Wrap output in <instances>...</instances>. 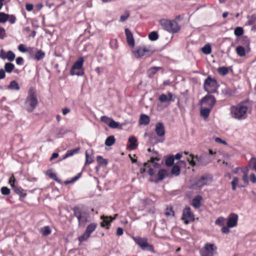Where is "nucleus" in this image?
<instances>
[{"label":"nucleus","mask_w":256,"mask_h":256,"mask_svg":"<svg viewBox=\"0 0 256 256\" xmlns=\"http://www.w3.org/2000/svg\"><path fill=\"white\" fill-rule=\"evenodd\" d=\"M158 100L161 102H168V96L164 94H161L159 96Z\"/></svg>","instance_id":"nucleus-52"},{"label":"nucleus","mask_w":256,"mask_h":256,"mask_svg":"<svg viewBox=\"0 0 256 256\" xmlns=\"http://www.w3.org/2000/svg\"><path fill=\"white\" fill-rule=\"evenodd\" d=\"M153 154L154 156H152L150 158V162L154 164V168H158L160 164L156 162H154V160L159 161L160 160L161 156L158 154V152L153 150Z\"/></svg>","instance_id":"nucleus-19"},{"label":"nucleus","mask_w":256,"mask_h":256,"mask_svg":"<svg viewBox=\"0 0 256 256\" xmlns=\"http://www.w3.org/2000/svg\"><path fill=\"white\" fill-rule=\"evenodd\" d=\"M154 50H151L150 48H147L145 46H140L136 48V52L138 56H136L137 58H140L146 53H148V56H150Z\"/></svg>","instance_id":"nucleus-15"},{"label":"nucleus","mask_w":256,"mask_h":256,"mask_svg":"<svg viewBox=\"0 0 256 256\" xmlns=\"http://www.w3.org/2000/svg\"><path fill=\"white\" fill-rule=\"evenodd\" d=\"M16 179L14 178V176L12 175L9 179V184H10V186L12 187V186H15L14 185V182H15Z\"/></svg>","instance_id":"nucleus-58"},{"label":"nucleus","mask_w":256,"mask_h":256,"mask_svg":"<svg viewBox=\"0 0 256 256\" xmlns=\"http://www.w3.org/2000/svg\"><path fill=\"white\" fill-rule=\"evenodd\" d=\"M195 158L196 159L198 164H202V165L206 164V163L204 162V158L202 156H195Z\"/></svg>","instance_id":"nucleus-50"},{"label":"nucleus","mask_w":256,"mask_h":256,"mask_svg":"<svg viewBox=\"0 0 256 256\" xmlns=\"http://www.w3.org/2000/svg\"><path fill=\"white\" fill-rule=\"evenodd\" d=\"M129 16L130 13L128 11H125L124 14L120 16V21L123 22L125 21Z\"/></svg>","instance_id":"nucleus-48"},{"label":"nucleus","mask_w":256,"mask_h":256,"mask_svg":"<svg viewBox=\"0 0 256 256\" xmlns=\"http://www.w3.org/2000/svg\"><path fill=\"white\" fill-rule=\"evenodd\" d=\"M40 232L44 236H47L51 233V230L49 226H46L41 228Z\"/></svg>","instance_id":"nucleus-34"},{"label":"nucleus","mask_w":256,"mask_h":256,"mask_svg":"<svg viewBox=\"0 0 256 256\" xmlns=\"http://www.w3.org/2000/svg\"><path fill=\"white\" fill-rule=\"evenodd\" d=\"M34 8L33 4H26V8L28 12H30Z\"/></svg>","instance_id":"nucleus-60"},{"label":"nucleus","mask_w":256,"mask_h":256,"mask_svg":"<svg viewBox=\"0 0 256 256\" xmlns=\"http://www.w3.org/2000/svg\"><path fill=\"white\" fill-rule=\"evenodd\" d=\"M226 220V225L228 228L235 227L238 224V215L234 213H232L228 216Z\"/></svg>","instance_id":"nucleus-14"},{"label":"nucleus","mask_w":256,"mask_h":256,"mask_svg":"<svg viewBox=\"0 0 256 256\" xmlns=\"http://www.w3.org/2000/svg\"><path fill=\"white\" fill-rule=\"evenodd\" d=\"M16 63L18 65H22L24 63V58L22 57H18L16 59Z\"/></svg>","instance_id":"nucleus-56"},{"label":"nucleus","mask_w":256,"mask_h":256,"mask_svg":"<svg viewBox=\"0 0 256 256\" xmlns=\"http://www.w3.org/2000/svg\"><path fill=\"white\" fill-rule=\"evenodd\" d=\"M248 169L247 168H244L242 170V172L244 173V176L242 177V180L246 185H248Z\"/></svg>","instance_id":"nucleus-39"},{"label":"nucleus","mask_w":256,"mask_h":256,"mask_svg":"<svg viewBox=\"0 0 256 256\" xmlns=\"http://www.w3.org/2000/svg\"><path fill=\"white\" fill-rule=\"evenodd\" d=\"M84 60L82 57L80 58L73 64L70 74L72 76L76 75L78 76H81L84 74V72H76V70H80L82 69Z\"/></svg>","instance_id":"nucleus-10"},{"label":"nucleus","mask_w":256,"mask_h":256,"mask_svg":"<svg viewBox=\"0 0 256 256\" xmlns=\"http://www.w3.org/2000/svg\"><path fill=\"white\" fill-rule=\"evenodd\" d=\"M202 199V196L200 195L196 196L193 198V207L196 208H198L201 206Z\"/></svg>","instance_id":"nucleus-24"},{"label":"nucleus","mask_w":256,"mask_h":256,"mask_svg":"<svg viewBox=\"0 0 256 256\" xmlns=\"http://www.w3.org/2000/svg\"><path fill=\"white\" fill-rule=\"evenodd\" d=\"M160 22L164 30L172 34L178 32L180 28V26L175 20L162 19Z\"/></svg>","instance_id":"nucleus-4"},{"label":"nucleus","mask_w":256,"mask_h":256,"mask_svg":"<svg viewBox=\"0 0 256 256\" xmlns=\"http://www.w3.org/2000/svg\"><path fill=\"white\" fill-rule=\"evenodd\" d=\"M6 76V72L3 69H0V80L3 79Z\"/></svg>","instance_id":"nucleus-62"},{"label":"nucleus","mask_w":256,"mask_h":256,"mask_svg":"<svg viewBox=\"0 0 256 256\" xmlns=\"http://www.w3.org/2000/svg\"><path fill=\"white\" fill-rule=\"evenodd\" d=\"M0 57L3 60L7 58L9 61L12 62L14 60L16 55L13 52L9 50L7 52L6 56L0 54Z\"/></svg>","instance_id":"nucleus-23"},{"label":"nucleus","mask_w":256,"mask_h":256,"mask_svg":"<svg viewBox=\"0 0 256 256\" xmlns=\"http://www.w3.org/2000/svg\"><path fill=\"white\" fill-rule=\"evenodd\" d=\"M174 156L170 155L167 157L165 160L166 164L168 166H172L174 164Z\"/></svg>","instance_id":"nucleus-32"},{"label":"nucleus","mask_w":256,"mask_h":256,"mask_svg":"<svg viewBox=\"0 0 256 256\" xmlns=\"http://www.w3.org/2000/svg\"><path fill=\"white\" fill-rule=\"evenodd\" d=\"M248 107L242 103L231 108V113L232 117L236 119H244L246 117Z\"/></svg>","instance_id":"nucleus-3"},{"label":"nucleus","mask_w":256,"mask_h":256,"mask_svg":"<svg viewBox=\"0 0 256 256\" xmlns=\"http://www.w3.org/2000/svg\"><path fill=\"white\" fill-rule=\"evenodd\" d=\"M158 178L154 180H150L151 182H154L156 183H158V182L162 180L168 176L169 173L165 169H160L158 173Z\"/></svg>","instance_id":"nucleus-16"},{"label":"nucleus","mask_w":256,"mask_h":256,"mask_svg":"<svg viewBox=\"0 0 256 256\" xmlns=\"http://www.w3.org/2000/svg\"><path fill=\"white\" fill-rule=\"evenodd\" d=\"M72 210L74 212V216L78 220L79 226H80L82 224H86L88 222V208L86 206L80 204L76 206Z\"/></svg>","instance_id":"nucleus-2"},{"label":"nucleus","mask_w":256,"mask_h":256,"mask_svg":"<svg viewBox=\"0 0 256 256\" xmlns=\"http://www.w3.org/2000/svg\"><path fill=\"white\" fill-rule=\"evenodd\" d=\"M222 93L226 96H230L232 92L230 88L225 87L222 90Z\"/></svg>","instance_id":"nucleus-55"},{"label":"nucleus","mask_w":256,"mask_h":256,"mask_svg":"<svg viewBox=\"0 0 256 256\" xmlns=\"http://www.w3.org/2000/svg\"><path fill=\"white\" fill-rule=\"evenodd\" d=\"M49 176L54 180L55 181L60 182V180L57 178V176L56 174L50 172L48 174Z\"/></svg>","instance_id":"nucleus-54"},{"label":"nucleus","mask_w":256,"mask_h":256,"mask_svg":"<svg viewBox=\"0 0 256 256\" xmlns=\"http://www.w3.org/2000/svg\"><path fill=\"white\" fill-rule=\"evenodd\" d=\"M10 190L6 186H3L1 188V192L3 195H8L10 194Z\"/></svg>","instance_id":"nucleus-49"},{"label":"nucleus","mask_w":256,"mask_h":256,"mask_svg":"<svg viewBox=\"0 0 256 256\" xmlns=\"http://www.w3.org/2000/svg\"><path fill=\"white\" fill-rule=\"evenodd\" d=\"M211 108H200V116L204 120H206L209 116Z\"/></svg>","instance_id":"nucleus-27"},{"label":"nucleus","mask_w":256,"mask_h":256,"mask_svg":"<svg viewBox=\"0 0 256 256\" xmlns=\"http://www.w3.org/2000/svg\"><path fill=\"white\" fill-rule=\"evenodd\" d=\"M134 242L144 250L152 252L154 247L148 242L147 238L139 236L133 237Z\"/></svg>","instance_id":"nucleus-5"},{"label":"nucleus","mask_w":256,"mask_h":256,"mask_svg":"<svg viewBox=\"0 0 256 256\" xmlns=\"http://www.w3.org/2000/svg\"><path fill=\"white\" fill-rule=\"evenodd\" d=\"M118 215V214H116L114 218H112L111 216H102L100 219L102 220V221L100 223L101 227L106 228V229H109L110 223L115 220Z\"/></svg>","instance_id":"nucleus-13"},{"label":"nucleus","mask_w":256,"mask_h":256,"mask_svg":"<svg viewBox=\"0 0 256 256\" xmlns=\"http://www.w3.org/2000/svg\"><path fill=\"white\" fill-rule=\"evenodd\" d=\"M8 20L9 21V22L10 24H13L15 23V22H16V18L15 16H14L13 15H11L10 16Z\"/></svg>","instance_id":"nucleus-59"},{"label":"nucleus","mask_w":256,"mask_h":256,"mask_svg":"<svg viewBox=\"0 0 256 256\" xmlns=\"http://www.w3.org/2000/svg\"><path fill=\"white\" fill-rule=\"evenodd\" d=\"M148 38L150 40L154 41L158 39V35L156 32L153 31L150 33Z\"/></svg>","instance_id":"nucleus-41"},{"label":"nucleus","mask_w":256,"mask_h":256,"mask_svg":"<svg viewBox=\"0 0 256 256\" xmlns=\"http://www.w3.org/2000/svg\"><path fill=\"white\" fill-rule=\"evenodd\" d=\"M234 33L237 36H241L244 34L243 28L241 27H236L234 30Z\"/></svg>","instance_id":"nucleus-43"},{"label":"nucleus","mask_w":256,"mask_h":256,"mask_svg":"<svg viewBox=\"0 0 256 256\" xmlns=\"http://www.w3.org/2000/svg\"><path fill=\"white\" fill-rule=\"evenodd\" d=\"M10 15L4 12H0V22L4 23L8 20Z\"/></svg>","instance_id":"nucleus-37"},{"label":"nucleus","mask_w":256,"mask_h":256,"mask_svg":"<svg viewBox=\"0 0 256 256\" xmlns=\"http://www.w3.org/2000/svg\"><path fill=\"white\" fill-rule=\"evenodd\" d=\"M125 34L126 37L128 44L132 47L134 46V41L133 37L132 34L130 30L128 28L125 29Z\"/></svg>","instance_id":"nucleus-18"},{"label":"nucleus","mask_w":256,"mask_h":256,"mask_svg":"<svg viewBox=\"0 0 256 256\" xmlns=\"http://www.w3.org/2000/svg\"><path fill=\"white\" fill-rule=\"evenodd\" d=\"M144 203L145 205L146 204H153V202L150 199L146 198L143 200Z\"/></svg>","instance_id":"nucleus-63"},{"label":"nucleus","mask_w":256,"mask_h":256,"mask_svg":"<svg viewBox=\"0 0 256 256\" xmlns=\"http://www.w3.org/2000/svg\"><path fill=\"white\" fill-rule=\"evenodd\" d=\"M6 36V32L4 28H0V38L3 39Z\"/></svg>","instance_id":"nucleus-57"},{"label":"nucleus","mask_w":256,"mask_h":256,"mask_svg":"<svg viewBox=\"0 0 256 256\" xmlns=\"http://www.w3.org/2000/svg\"><path fill=\"white\" fill-rule=\"evenodd\" d=\"M162 68V67L158 66H154L150 68L148 71V76L150 78H152L158 71Z\"/></svg>","instance_id":"nucleus-28"},{"label":"nucleus","mask_w":256,"mask_h":256,"mask_svg":"<svg viewBox=\"0 0 256 256\" xmlns=\"http://www.w3.org/2000/svg\"><path fill=\"white\" fill-rule=\"evenodd\" d=\"M202 52L205 54H209L212 52V48L210 44H206L202 48Z\"/></svg>","instance_id":"nucleus-35"},{"label":"nucleus","mask_w":256,"mask_h":256,"mask_svg":"<svg viewBox=\"0 0 256 256\" xmlns=\"http://www.w3.org/2000/svg\"><path fill=\"white\" fill-rule=\"evenodd\" d=\"M180 167L178 166L174 165L171 170V173L172 174L178 176L180 174Z\"/></svg>","instance_id":"nucleus-38"},{"label":"nucleus","mask_w":256,"mask_h":256,"mask_svg":"<svg viewBox=\"0 0 256 256\" xmlns=\"http://www.w3.org/2000/svg\"><path fill=\"white\" fill-rule=\"evenodd\" d=\"M229 228L227 226H224L222 228V232L224 234H228L230 232Z\"/></svg>","instance_id":"nucleus-64"},{"label":"nucleus","mask_w":256,"mask_h":256,"mask_svg":"<svg viewBox=\"0 0 256 256\" xmlns=\"http://www.w3.org/2000/svg\"><path fill=\"white\" fill-rule=\"evenodd\" d=\"M86 158L85 165L90 164L93 162L92 158L89 156L87 152H86Z\"/></svg>","instance_id":"nucleus-51"},{"label":"nucleus","mask_w":256,"mask_h":256,"mask_svg":"<svg viewBox=\"0 0 256 256\" xmlns=\"http://www.w3.org/2000/svg\"><path fill=\"white\" fill-rule=\"evenodd\" d=\"M182 219L186 224L192 222V213L190 206H186L184 209Z\"/></svg>","instance_id":"nucleus-12"},{"label":"nucleus","mask_w":256,"mask_h":256,"mask_svg":"<svg viewBox=\"0 0 256 256\" xmlns=\"http://www.w3.org/2000/svg\"><path fill=\"white\" fill-rule=\"evenodd\" d=\"M250 164L252 166V169L256 171V158H252L250 162Z\"/></svg>","instance_id":"nucleus-53"},{"label":"nucleus","mask_w":256,"mask_h":256,"mask_svg":"<svg viewBox=\"0 0 256 256\" xmlns=\"http://www.w3.org/2000/svg\"><path fill=\"white\" fill-rule=\"evenodd\" d=\"M236 52L238 56L242 57L246 55V50L242 46H238L236 48Z\"/></svg>","instance_id":"nucleus-33"},{"label":"nucleus","mask_w":256,"mask_h":256,"mask_svg":"<svg viewBox=\"0 0 256 256\" xmlns=\"http://www.w3.org/2000/svg\"><path fill=\"white\" fill-rule=\"evenodd\" d=\"M212 181V176L210 174H205L198 178L193 184V186L196 188H202L208 184Z\"/></svg>","instance_id":"nucleus-6"},{"label":"nucleus","mask_w":256,"mask_h":256,"mask_svg":"<svg viewBox=\"0 0 256 256\" xmlns=\"http://www.w3.org/2000/svg\"><path fill=\"white\" fill-rule=\"evenodd\" d=\"M130 144L128 148L130 150H134L138 146L137 140L134 136H130L128 138Z\"/></svg>","instance_id":"nucleus-20"},{"label":"nucleus","mask_w":256,"mask_h":256,"mask_svg":"<svg viewBox=\"0 0 256 256\" xmlns=\"http://www.w3.org/2000/svg\"><path fill=\"white\" fill-rule=\"evenodd\" d=\"M97 226V224L94 222L88 224L86 228L85 232L78 238V240L80 242L86 240L90 236V234L95 230Z\"/></svg>","instance_id":"nucleus-9"},{"label":"nucleus","mask_w":256,"mask_h":256,"mask_svg":"<svg viewBox=\"0 0 256 256\" xmlns=\"http://www.w3.org/2000/svg\"><path fill=\"white\" fill-rule=\"evenodd\" d=\"M38 104V100L36 90L30 88L24 102V108L28 112H32Z\"/></svg>","instance_id":"nucleus-1"},{"label":"nucleus","mask_w":256,"mask_h":256,"mask_svg":"<svg viewBox=\"0 0 256 256\" xmlns=\"http://www.w3.org/2000/svg\"><path fill=\"white\" fill-rule=\"evenodd\" d=\"M35 48H27L26 47V46L24 44H20L18 46V50L19 51L22 52H28L30 54H32L34 52V50Z\"/></svg>","instance_id":"nucleus-21"},{"label":"nucleus","mask_w":256,"mask_h":256,"mask_svg":"<svg viewBox=\"0 0 256 256\" xmlns=\"http://www.w3.org/2000/svg\"><path fill=\"white\" fill-rule=\"evenodd\" d=\"M218 87L217 82L215 79L210 76L207 78L204 84V88L206 91L208 93H214L216 91Z\"/></svg>","instance_id":"nucleus-7"},{"label":"nucleus","mask_w":256,"mask_h":256,"mask_svg":"<svg viewBox=\"0 0 256 256\" xmlns=\"http://www.w3.org/2000/svg\"><path fill=\"white\" fill-rule=\"evenodd\" d=\"M96 160L98 163L99 165L100 166H106L108 164L106 160V159L103 158L100 156H97Z\"/></svg>","instance_id":"nucleus-42"},{"label":"nucleus","mask_w":256,"mask_h":256,"mask_svg":"<svg viewBox=\"0 0 256 256\" xmlns=\"http://www.w3.org/2000/svg\"><path fill=\"white\" fill-rule=\"evenodd\" d=\"M111 120V118L106 116H102L100 118L101 121L108 126H109Z\"/></svg>","instance_id":"nucleus-46"},{"label":"nucleus","mask_w":256,"mask_h":256,"mask_svg":"<svg viewBox=\"0 0 256 256\" xmlns=\"http://www.w3.org/2000/svg\"><path fill=\"white\" fill-rule=\"evenodd\" d=\"M215 103L216 100L214 98L210 95L205 96L200 100V104L202 106H208V108H210L211 109Z\"/></svg>","instance_id":"nucleus-11"},{"label":"nucleus","mask_w":256,"mask_h":256,"mask_svg":"<svg viewBox=\"0 0 256 256\" xmlns=\"http://www.w3.org/2000/svg\"><path fill=\"white\" fill-rule=\"evenodd\" d=\"M239 182V179L237 177H234L233 178L232 181L231 182L232 186V190H236V186L238 184Z\"/></svg>","instance_id":"nucleus-45"},{"label":"nucleus","mask_w":256,"mask_h":256,"mask_svg":"<svg viewBox=\"0 0 256 256\" xmlns=\"http://www.w3.org/2000/svg\"><path fill=\"white\" fill-rule=\"evenodd\" d=\"M119 122H116L112 118L108 126L112 128H117L119 127Z\"/></svg>","instance_id":"nucleus-44"},{"label":"nucleus","mask_w":256,"mask_h":256,"mask_svg":"<svg viewBox=\"0 0 256 256\" xmlns=\"http://www.w3.org/2000/svg\"><path fill=\"white\" fill-rule=\"evenodd\" d=\"M150 122L149 116L145 114H142L140 116L139 123L140 124L148 125Z\"/></svg>","instance_id":"nucleus-25"},{"label":"nucleus","mask_w":256,"mask_h":256,"mask_svg":"<svg viewBox=\"0 0 256 256\" xmlns=\"http://www.w3.org/2000/svg\"><path fill=\"white\" fill-rule=\"evenodd\" d=\"M4 70L8 73H11L14 68V65L12 62H6L4 64Z\"/></svg>","instance_id":"nucleus-29"},{"label":"nucleus","mask_w":256,"mask_h":256,"mask_svg":"<svg viewBox=\"0 0 256 256\" xmlns=\"http://www.w3.org/2000/svg\"><path fill=\"white\" fill-rule=\"evenodd\" d=\"M12 188L14 190V192L17 194L19 195L20 197L25 198L26 196V194L24 193L22 191L24 190L21 187H18L16 186H12Z\"/></svg>","instance_id":"nucleus-26"},{"label":"nucleus","mask_w":256,"mask_h":256,"mask_svg":"<svg viewBox=\"0 0 256 256\" xmlns=\"http://www.w3.org/2000/svg\"><path fill=\"white\" fill-rule=\"evenodd\" d=\"M155 132L158 136H164L165 134L164 126L162 122H158L156 124Z\"/></svg>","instance_id":"nucleus-17"},{"label":"nucleus","mask_w":256,"mask_h":256,"mask_svg":"<svg viewBox=\"0 0 256 256\" xmlns=\"http://www.w3.org/2000/svg\"><path fill=\"white\" fill-rule=\"evenodd\" d=\"M116 140L114 136H108L105 141V144L106 146H112L115 142Z\"/></svg>","instance_id":"nucleus-31"},{"label":"nucleus","mask_w":256,"mask_h":256,"mask_svg":"<svg viewBox=\"0 0 256 256\" xmlns=\"http://www.w3.org/2000/svg\"><path fill=\"white\" fill-rule=\"evenodd\" d=\"M225 220V218H224L223 217H219L218 218L216 222H215V223L216 225H218V226H224V222Z\"/></svg>","instance_id":"nucleus-47"},{"label":"nucleus","mask_w":256,"mask_h":256,"mask_svg":"<svg viewBox=\"0 0 256 256\" xmlns=\"http://www.w3.org/2000/svg\"><path fill=\"white\" fill-rule=\"evenodd\" d=\"M218 72L222 76H225L228 74V68L225 66L220 67L218 68Z\"/></svg>","instance_id":"nucleus-40"},{"label":"nucleus","mask_w":256,"mask_h":256,"mask_svg":"<svg viewBox=\"0 0 256 256\" xmlns=\"http://www.w3.org/2000/svg\"><path fill=\"white\" fill-rule=\"evenodd\" d=\"M80 151V148H76L72 150H68L66 152V154L60 160H64L70 156H72L74 154H78Z\"/></svg>","instance_id":"nucleus-22"},{"label":"nucleus","mask_w":256,"mask_h":256,"mask_svg":"<svg viewBox=\"0 0 256 256\" xmlns=\"http://www.w3.org/2000/svg\"><path fill=\"white\" fill-rule=\"evenodd\" d=\"M250 180L253 183H256V176L254 174H252L250 176Z\"/></svg>","instance_id":"nucleus-61"},{"label":"nucleus","mask_w":256,"mask_h":256,"mask_svg":"<svg viewBox=\"0 0 256 256\" xmlns=\"http://www.w3.org/2000/svg\"><path fill=\"white\" fill-rule=\"evenodd\" d=\"M44 56L45 53L40 50L36 52L34 58L37 60H40L44 58Z\"/></svg>","instance_id":"nucleus-30"},{"label":"nucleus","mask_w":256,"mask_h":256,"mask_svg":"<svg viewBox=\"0 0 256 256\" xmlns=\"http://www.w3.org/2000/svg\"><path fill=\"white\" fill-rule=\"evenodd\" d=\"M216 246L213 244H206L200 250L201 256H214L216 254Z\"/></svg>","instance_id":"nucleus-8"},{"label":"nucleus","mask_w":256,"mask_h":256,"mask_svg":"<svg viewBox=\"0 0 256 256\" xmlns=\"http://www.w3.org/2000/svg\"><path fill=\"white\" fill-rule=\"evenodd\" d=\"M8 88L10 90H19L20 86L18 82L15 80L12 81L8 86Z\"/></svg>","instance_id":"nucleus-36"}]
</instances>
